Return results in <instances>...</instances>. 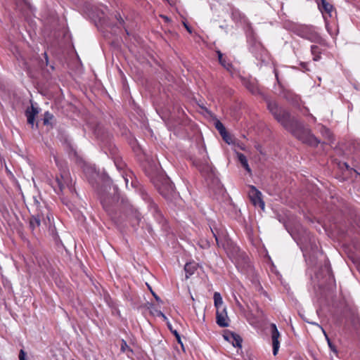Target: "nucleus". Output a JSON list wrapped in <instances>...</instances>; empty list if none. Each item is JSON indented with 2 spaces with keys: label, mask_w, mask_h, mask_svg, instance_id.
I'll return each mask as SVG.
<instances>
[{
  "label": "nucleus",
  "mask_w": 360,
  "mask_h": 360,
  "mask_svg": "<svg viewBox=\"0 0 360 360\" xmlns=\"http://www.w3.org/2000/svg\"><path fill=\"white\" fill-rule=\"evenodd\" d=\"M213 235H214V237L215 238L217 245H219V240H218L217 236H216V234L214 233H213Z\"/></svg>",
  "instance_id": "35"
},
{
  "label": "nucleus",
  "mask_w": 360,
  "mask_h": 360,
  "mask_svg": "<svg viewBox=\"0 0 360 360\" xmlns=\"http://www.w3.org/2000/svg\"><path fill=\"white\" fill-rule=\"evenodd\" d=\"M120 350L123 353L128 354L129 352L131 354H133V350L130 348V347L127 345V342L124 340H121ZM127 355L129 356V354Z\"/></svg>",
  "instance_id": "20"
},
{
  "label": "nucleus",
  "mask_w": 360,
  "mask_h": 360,
  "mask_svg": "<svg viewBox=\"0 0 360 360\" xmlns=\"http://www.w3.org/2000/svg\"><path fill=\"white\" fill-rule=\"evenodd\" d=\"M274 73H275V77L276 78V80H277L278 83L280 84V82H279V79H278V72H277L276 70H274Z\"/></svg>",
  "instance_id": "34"
},
{
  "label": "nucleus",
  "mask_w": 360,
  "mask_h": 360,
  "mask_svg": "<svg viewBox=\"0 0 360 360\" xmlns=\"http://www.w3.org/2000/svg\"><path fill=\"white\" fill-rule=\"evenodd\" d=\"M184 25L189 33H192L191 28L186 23L184 22Z\"/></svg>",
  "instance_id": "32"
},
{
  "label": "nucleus",
  "mask_w": 360,
  "mask_h": 360,
  "mask_svg": "<svg viewBox=\"0 0 360 360\" xmlns=\"http://www.w3.org/2000/svg\"><path fill=\"white\" fill-rule=\"evenodd\" d=\"M243 84L252 94H258L259 93V87L255 82L245 80Z\"/></svg>",
  "instance_id": "13"
},
{
  "label": "nucleus",
  "mask_w": 360,
  "mask_h": 360,
  "mask_svg": "<svg viewBox=\"0 0 360 360\" xmlns=\"http://www.w3.org/2000/svg\"><path fill=\"white\" fill-rule=\"evenodd\" d=\"M26 354L23 349H21L19 353V360H26Z\"/></svg>",
  "instance_id": "25"
},
{
  "label": "nucleus",
  "mask_w": 360,
  "mask_h": 360,
  "mask_svg": "<svg viewBox=\"0 0 360 360\" xmlns=\"http://www.w3.org/2000/svg\"><path fill=\"white\" fill-rule=\"evenodd\" d=\"M38 114V110L36 108L32 106L30 108L27 109L25 115L27 119V122L33 125L35 120V116Z\"/></svg>",
  "instance_id": "12"
},
{
  "label": "nucleus",
  "mask_w": 360,
  "mask_h": 360,
  "mask_svg": "<svg viewBox=\"0 0 360 360\" xmlns=\"http://www.w3.org/2000/svg\"><path fill=\"white\" fill-rule=\"evenodd\" d=\"M155 314L158 316L162 317L165 321L167 320V316L161 311H156Z\"/></svg>",
  "instance_id": "26"
},
{
  "label": "nucleus",
  "mask_w": 360,
  "mask_h": 360,
  "mask_svg": "<svg viewBox=\"0 0 360 360\" xmlns=\"http://www.w3.org/2000/svg\"><path fill=\"white\" fill-rule=\"evenodd\" d=\"M297 35L312 43L324 44L325 40L321 37L317 29L311 25H301L296 29Z\"/></svg>",
  "instance_id": "3"
},
{
  "label": "nucleus",
  "mask_w": 360,
  "mask_h": 360,
  "mask_svg": "<svg viewBox=\"0 0 360 360\" xmlns=\"http://www.w3.org/2000/svg\"><path fill=\"white\" fill-rule=\"evenodd\" d=\"M53 119V115L48 111L46 112L44 115V119H43L44 124L45 125H49V124H51V121Z\"/></svg>",
  "instance_id": "21"
},
{
  "label": "nucleus",
  "mask_w": 360,
  "mask_h": 360,
  "mask_svg": "<svg viewBox=\"0 0 360 360\" xmlns=\"http://www.w3.org/2000/svg\"><path fill=\"white\" fill-rule=\"evenodd\" d=\"M300 65L302 66V68L305 69L306 70H309V69L307 68L308 65L307 63L302 62L300 63Z\"/></svg>",
  "instance_id": "31"
},
{
  "label": "nucleus",
  "mask_w": 360,
  "mask_h": 360,
  "mask_svg": "<svg viewBox=\"0 0 360 360\" xmlns=\"http://www.w3.org/2000/svg\"><path fill=\"white\" fill-rule=\"evenodd\" d=\"M318 7L320 11L323 14L327 13L329 16H331V13L333 11V6L328 3L326 0H321V2L318 4Z\"/></svg>",
  "instance_id": "10"
},
{
  "label": "nucleus",
  "mask_w": 360,
  "mask_h": 360,
  "mask_svg": "<svg viewBox=\"0 0 360 360\" xmlns=\"http://www.w3.org/2000/svg\"><path fill=\"white\" fill-rule=\"evenodd\" d=\"M176 340H177L178 342H179V344H181V347H183V343H182V342H181L180 335H179L178 336H176Z\"/></svg>",
  "instance_id": "33"
},
{
  "label": "nucleus",
  "mask_w": 360,
  "mask_h": 360,
  "mask_svg": "<svg viewBox=\"0 0 360 360\" xmlns=\"http://www.w3.org/2000/svg\"><path fill=\"white\" fill-rule=\"evenodd\" d=\"M41 224V219L39 215L32 216L30 219V227L34 231L36 228L39 227Z\"/></svg>",
  "instance_id": "19"
},
{
  "label": "nucleus",
  "mask_w": 360,
  "mask_h": 360,
  "mask_svg": "<svg viewBox=\"0 0 360 360\" xmlns=\"http://www.w3.org/2000/svg\"><path fill=\"white\" fill-rule=\"evenodd\" d=\"M124 181H125L126 185L127 186V184H128V179H127V178H124Z\"/></svg>",
  "instance_id": "38"
},
{
  "label": "nucleus",
  "mask_w": 360,
  "mask_h": 360,
  "mask_svg": "<svg viewBox=\"0 0 360 360\" xmlns=\"http://www.w3.org/2000/svg\"><path fill=\"white\" fill-rule=\"evenodd\" d=\"M321 132H326V135L328 136V138H330V132L329 131L328 129L324 127H322V129H321Z\"/></svg>",
  "instance_id": "29"
},
{
  "label": "nucleus",
  "mask_w": 360,
  "mask_h": 360,
  "mask_svg": "<svg viewBox=\"0 0 360 360\" xmlns=\"http://www.w3.org/2000/svg\"><path fill=\"white\" fill-rule=\"evenodd\" d=\"M217 53L218 55V59H219V63H221L222 61H224V60H225V58L223 57V54L221 53V51H217Z\"/></svg>",
  "instance_id": "28"
},
{
  "label": "nucleus",
  "mask_w": 360,
  "mask_h": 360,
  "mask_svg": "<svg viewBox=\"0 0 360 360\" xmlns=\"http://www.w3.org/2000/svg\"><path fill=\"white\" fill-rule=\"evenodd\" d=\"M168 327H169V328L170 329V330L172 331V333L175 335V337H176V336H178V335H179V333H178L176 330H173L172 329V327H171V326H170V325H168Z\"/></svg>",
  "instance_id": "30"
},
{
  "label": "nucleus",
  "mask_w": 360,
  "mask_h": 360,
  "mask_svg": "<svg viewBox=\"0 0 360 360\" xmlns=\"http://www.w3.org/2000/svg\"><path fill=\"white\" fill-rule=\"evenodd\" d=\"M151 181L159 193L165 198H168L172 194L174 186L169 178L160 174L152 176Z\"/></svg>",
  "instance_id": "4"
},
{
  "label": "nucleus",
  "mask_w": 360,
  "mask_h": 360,
  "mask_svg": "<svg viewBox=\"0 0 360 360\" xmlns=\"http://www.w3.org/2000/svg\"><path fill=\"white\" fill-rule=\"evenodd\" d=\"M214 304L216 309L225 308L226 307L223 304L222 297L219 292H215L214 293Z\"/></svg>",
  "instance_id": "16"
},
{
  "label": "nucleus",
  "mask_w": 360,
  "mask_h": 360,
  "mask_svg": "<svg viewBox=\"0 0 360 360\" xmlns=\"http://www.w3.org/2000/svg\"><path fill=\"white\" fill-rule=\"evenodd\" d=\"M231 15L233 20L236 22H246L245 15L238 8L235 7L231 8Z\"/></svg>",
  "instance_id": "11"
},
{
  "label": "nucleus",
  "mask_w": 360,
  "mask_h": 360,
  "mask_svg": "<svg viewBox=\"0 0 360 360\" xmlns=\"http://www.w3.org/2000/svg\"><path fill=\"white\" fill-rule=\"evenodd\" d=\"M236 155H237L238 161L240 162L241 165L244 167V169L248 173L250 174L251 173V169H250V166L248 165V160H247L245 155H243V153H238V152L236 153Z\"/></svg>",
  "instance_id": "14"
},
{
  "label": "nucleus",
  "mask_w": 360,
  "mask_h": 360,
  "mask_svg": "<svg viewBox=\"0 0 360 360\" xmlns=\"http://www.w3.org/2000/svg\"><path fill=\"white\" fill-rule=\"evenodd\" d=\"M229 321L226 307L217 309L216 321L220 327L229 326Z\"/></svg>",
  "instance_id": "8"
},
{
  "label": "nucleus",
  "mask_w": 360,
  "mask_h": 360,
  "mask_svg": "<svg viewBox=\"0 0 360 360\" xmlns=\"http://www.w3.org/2000/svg\"><path fill=\"white\" fill-rule=\"evenodd\" d=\"M248 191L249 198L255 206H259L262 210L264 209V202L262 199V193L254 186H250Z\"/></svg>",
  "instance_id": "5"
},
{
  "label": "nucleus",
  "mask_w": 360,
  "mask_h": 360,
  "mask_svg": "<svg viewBox=\"0 0 360 360\" xmlns=\"http://www.w3.org/2000/svg\"><path fill=\"white\" fill-rule=\"evenodd\" d=\"M215 127L220 134H225V131H226L224 124L219 120L215 122Z\"/></svg>",
  "instance_id": "22"
},
{
  "label": "nucleus",
  "mask_w": 360,
  "mask_h": 360,
  "mask_svg": "<svg viewBox=\"0 0 360 360\" xmlns=\"http://www.w3.org/2000/svg\"><path fill=\"white\" fill-rule=\"evenodd\" d=\"M251 52L255 58L261 61H264L268 58V51L259 42H255L250 47Z\"/></svg>",
  "instance_id": "6"
},
{
  "label": "nucleus",
  "mask_w": 360,
  "mask_h": 360,
  "mask_svg": "<svg viewBox=\"0 0 360 360\" xmlns=\"http://www.w3.org/2000/svg\"><path fill=\"white\" fill-rule=\"evenodd\" d=\"M282 96L287 100L292 102H297L299 97L290 90L283 89Z\"/></svg>",
  "instance_id": "15"
},
{
  "label": "nucleus",
  "mask_w": 360,
  "mask_h": 360,
  "mask_svg": "<svg viewBox=\"0 0 360 360\" xmlns=\"http://www.w3.org/2000/svg\"><path fill=\"white\" fill-rule=\"evenodd\" d=\"M311 53L313 56L314 61H319L321 58V51L320 48L316 45L311 46Z\"/></svg>",
  "instance_id": "17"
},
{
  "label": "nucleus",
  "mask_w": 360,
  "mask_h": 360,
  "mask_svg": "<svg viewBox=\"0 0 360 360\" xmlns=\"http://www.w3.org/2000/svg\"><path fill=\"white\" fill-rule=\"evenodd\" d=\"M184 270L186 273V277L188 278L194 274L196 270V265L194 263H186L184 266Z\"/></svg>",
  "instance_id": "18"
},
{
  "label": "nucleus",
  "mask_w": 360,
  "mask_h": 360,
  "mask_svg": "<svg viewBox=\"0 0 360 360\" xmlns=\"http://www.w3.org/2000/svg\"><path fill=\"white\" fill-rule=\"evenodd\" d=\"M224 339L231 342L235 347H241L243 340L240 335L234 333L227 331L224 335Z\"/></svg>",
  "instance_id": "9"
},
{
  "label": "nucleus",
  "mask_w": 360,
  "mask_h": 360,
  "mask_svg": "<svg viewBox=\"0 0 360 360\" xmlns=\"http://www.w3.org/2000/svg\"><path fill=\"white\" fill-rule=\"evenodd\" d=\"M271 336L272 340V346H273V354L276 356L278 354L279 347H280V342L278 340L280 338V333L278 330V328L275 323H271Z\"/></svg>",
  "instance_id": "7"
},
{
  "label": "nucleus",
  "mask_w": 360,
  "mask_h": 360,
  "mask_svg": "<svg viewBox=\"0 0 360 360\" xmlns=\"http://www.w3.org/2000/svg\"><path fill=\"white\" fill-rule=\"evenodd\" d=\"M55 192L60 194H65L68 192L72 193L75 191L73 183L70 173L68 171L63 170L59 176L50 183Z\"/></svg>",
  "instance_id": "2"
},
{
  "label": "nucleus",
  "mask_w": 360,
  "mask_h": 360,
  "mask_svg": "<svg viewBox=\"0 0 360 360\" xmlns=\"http://www.w3.org/2000/svg\"><path fill=\"white\" fill-rule=\"evenodd\" d=\"M220 135L223 140L228 144H231L233 143L232 136L226 131H225V134H221Z\"/></svg>",
  "instance_id": "23"
},
{
  "label": "nucleus",
  "mask_w": 360,
  "mask_h": 360,
  "mask_svg": "<svg viewBox=\"0 0 360 360\" xmlns=\"http://www.w3.org/2000/svg\"><path fill=\"white\" fill-rule=\"evenodd\" d=\"M328 345H329V346H330V347L331 348L332 350H333L334 352H336V350H335L334 347H332V345H331L330 342H328Z\"/></svg>",
  "instance_id": "36"
},
{
  "label": "nucleus",
  "mask_w": 360,
  "mask_h": 360,
  "mask_svg": "<svg viewBox=\"0 0 360 360\" xmlns=\"http://www.w3.org/2000/svg\"><path fill=\"white\" fill-rule=\"evenodd\" d=\"M328 345H329V346H330V347L331 348L332 350H333L334 352H336V350H335L334 347H332V345H331L330 342H328Z\"/></svg>",
  "instance_id": "37"
},
{
  "label": "nucleus",
  "mask_w": 360,
  "mask_h": 360,
  "mask_svg": "<svg viewBox=\"0 0 360 360\" xmlns=\"http://www.w3.org/2000/svg\"><path fill=\"white\" fill-rule=\"evenodd\" d=\"M155 299H156L157 300H159V297H157V296H155Z\"/></svg>",
  "instance_id": "40"
},
{
  "label": "nucleus",
  "mask_w": 360,
  "mask_h": 360,
  "mask_svg": "<svg viewBox=\"0 0 360 360\" xmlns=\"http://www.w3.org/2000/svg\"><path fill=\"white\" fill-rule=\"evenodd\" d=\"M223 67H224L227 70H231V68H232V65L231 64L229 63V62H227L225 60H224V61H222L221 63H220Z\"/></svg>",
  "instance_id": "24"
},
{
  "label": "nucleus",
  "mask_w": 360,
  "mask_h": 360,
  "mask_svg": "<svg viewBox=\"0 0 360 360\" xmlns=\"http://www.w3.org/2000/svg\"><path fill=\"white\" fill-rule=\"evenodd\" d=\"M44 55H45V57H46V59L47 60V55H46V53H44Z\"/></svg>",
  "instance_id": "39"
},
{
  "label": "nucleus",
  "mask_w": 360,
  "mask_h": 360,
  "mask_svg": "<svg viewBox=\"0 0 360 360\" xmlns=\"http://www.w3.org/2000/svg\"><path fill=\"white\" fill-rule=\"evenodd\" d=\"M267 108L274 117L288 131L304 143L316 146L319 141L305 128L302 122L283 108H279L275 101H268Z\"/></svg>",
  "instance_id": "1"
},
{
  "label": "nucleus",
  "mask_w": 360,
  "mask_h": 360,
  "mask_svg": "<svg viewBox=\"0 0 360 360\" xmlns=\"http://www.w3.org/2000/svg\"><path fill=\"white\" fill-rule=\"evenodd\" d=\"M217 53L218 55V59H219V63H221L222 61H224V60H225V58L223 57V54L221 53V51H217Z\"/></svg>",
  "instance_id": "27"
}]
</instances>
